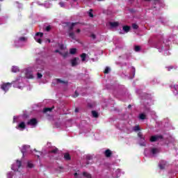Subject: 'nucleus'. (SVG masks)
<instances>
[{"instance_id": "obj_1", "label": "nucleus", "mask_w": 178, "mask_h": 178, "mask_svg": "<svg viewBox=\"0 0 178 178\" xmlns=\"http://www.w3.org/2000/svg\"><path fill=\"white\" fill-rule=\"evenodd\" d=\"M21 166H22V161L17 160L16 163L12 165L11 169L12 170H14V172H17L19 169H20Z\"/></svg>"}, {"instance_id": "obj_2", "label": "nucleus", "mask_w": 178, "mask_h": 178, "mask_svg": "<svg viewBox=\"0 0 178 178\" xmlns=\"http://www.w3.org/2000/svg\"><path fill=\"white\" fill-rule=\"evenodd\" d=\"M12 86V83H3L1 86V90H3V91H5V92H6V91H9V88H10Z\"/></svg>"}, {"instance_id": "obj_3", "label": "nucleus", "mask_w": 178, "mask_h": 178, "mask_svg": "<svg viewBox=\"0 0 178 178\" xmlns=\"http://www.w3.org/2000/svg\"><path fill=\"white\" fill-rule=\"evenodd\" d=\"M162 138H163L162 135L152 136L150 137V142L155 143L156 141H158V140H162Z\"/></svg>"}, {"instance_id": "obj_4", "label": "nucleus", "mask_w": 178, "mask_h": 178, "mask_svg": "<svg viewBox=\"0 0 178 178\" xmlns=\"http://www.w3.org/2000/svg\"><path fill=\"white\" fill-rule=\"evenodd\" d=\"M25 75L26 79H34V76L33 75V71L30 70V69H27L26 70Z\"/></svg>"}, {"instance_id": "obj_5", "label": "nucleus", "mask_w": 178, "mask_h": 178, "mask_svg": "<svg viewBox=\"0 0 178 178\" xmlns=\"http://www.w3.org/2000/svg\"><path fill=\"white\" fill-rule=\"evenodd\" d=\"M37 119L35 118H32L29 121H28L27 124L30 126H35L37 124Z\"/></svg>"}, {"instance_id": "obj_6", "label": "nucleus", "mask_w": 178, "mask_h": 178, "mask_svg": "<svg viewBox=\"0 0 178 178\" xmlns=\"http://www.w3.org/2000/svg\"><path fill=\"white\" fill-rule=\"evenodd\" d=\"M77 60H80V58H79V57H75L71 60V65L72 67L77 66V65H79Z\"/></svg>"}, {"instance_id": "obj_7", "label": "nucleus", "mask_w": 178, "mask_h": 178, "mask_svg": "<svg viewBox=\"0 0 178 178\" xmlns=\"http://www.w3.org/2000/svg\"><path fill=\"white\" fill-rule=\"evenodd\" d=\"M168 165V162L166 161H161L159 166V168L161 170H163V169H165V168H166V165Z\"/></svg>"}, {"instance_id": "obj_8", "label": "nucleus", "mask_w": 178, "mask_h": 178, "mask_svg": "<svg viewBox=\"0 0 178 178\" xmlns=\"http://www.w3.org/2000/svg\"><path fill=\"white\" fill-rule=\"evenodd\" d=\"M104 155L106 158H111L112 156V151L111 149H108L104 152Z\"/></svg>"}, {"instance_id": "obj_9", "label": "nucleus", "mask_w": 178, "mask_h": 178, "mask_svg": "<svg viewBox=\"0 0 178 178\" xmlns=\"http://www.w3.org/2000/svg\"><path fill=\"white\" fill-rule=\"evenodd\" d=\"M54 106H53V107H51V108H44V109H43V113H48V112H52V111H54Z\"/></svg>"}, {"instance_id": "obj_10", "label": "nucleus", "mask_w": 178, "mask_h": 178, "mask_svg": "<svg viewBox=\"0 0 178 178\" xmlns=\"http://www.w3.org/2000/svg\"><path fill=\"white\" fill-rule=\"evenodd\" d=\"M130 29H131V28L127 25L124 26L122 27V30H123V31H124V33H129V31H130Z\"/></svg>"}, {"instance_id": "obj_11", "label": "nucleus", "mask_w": 178, "mask_h": 178, "mask_svg": "<svg viewBox=\"0 0 178 178\" xmlns=\"http://www.w3.org/2000/svg\"><path fill=\"white\" fill-rule=\"evenodd\" d=\"M57 83H60V84H66L67 85L69 82L67 81H63L60 79H56Z\"/></svg>"}, {"instance_id": "obj_12", "label": "nucleus", "mask_w": 178, "mask_h": 178, "mask_svg": "<svg viewBox=\"0 0 178 178\" xmlns=\"http://www.w3.org/2000/svg\"><path fill=\"white\" fill-rule=\"evenodd\" d=\"M80 22H72L71 24V26H70L69 27V30L70 31H72V30H73V29H74V26L79 24Z\"/></svg>"}, {"instance_id": "obj_13", "label": "nucleus", "mask_w": 178, "mask_h": 178, "mask_svg": "<svg viewBox=\"0 0 178 178\" xmlns=\"http://www.w3.org/2000/svg\"><path fill=\"white\" fill-rule=\"evenodd\" d=\"M64 159H65V161H70V159H72V157L70 156V154L69 153H65L64 154Z\"/></svg>"}, {"instance_id": "obj_14", "label": "nucleus", "mask_w": 178, "mask_h": 178, "mask_svg": "<svg viewBox=\"0 0 178 178\" xmlns=\"http://www.w3.org/2000/svg\"><path fill=\"white\" fill-rule=\"evenodd\" d=\"M138 137H139V138H140V141H145V138L144 136H143V133L141 132H138Z\"/></svg>"}, {"instance_id": "obj_15", "label": "nucleus", "mask_w": 178, "mask_h": 178, "mask_svg": "<svg viewBox=\"0 0 178 178\" xmlns=\"http://www.w3.org/2000/svg\"><path fill=\"white\" fill-rule=\"evenodd\" d=\"M83 176L84 177H86V178H92V176L91 175V174L87 172H83Z\"/></svg>"}, {"instance_id": "obj_16", "label": "nucleus", "mask_w": 178, "mask_h": 178, "mask_svg": "<svg viewBox=\"0 0 178 178\" xmlns=\"http://www.w3.org/2000/svg\"><path fill=\"white\" fill-rule=\"evenodd\" d=\"M18 129H26V124L24 122H22L18 124Z\"/></svg>"}, {"instance_id": "obj_17", "label": "nucleus", "mask_w": 178, "mask_h": 178, "mask_svg": "<svg viewBox=\"0 0 178 178\" xmlns=\"http://www.w3.org/2000/svg\"><path fill=\"white\" fill-rule=\"evenodd\" d=\"M158 152H159L158 148H156V147L152 148L151 154H152V155H155V154H158Z\"/></svg>"}, {"instance_id": "obj_18", "label": "nucleus", "mask_w": 178, "mask_h": 178, "mask_svg": "<svg viewBox=\"0 0 178 178\" xmlns=\"http://www.w3.org/2000/svg\"><path fill=\"white\" fill-rule=\"evenodd\" d=\"M139 119H140V120H145V119H147V115L144 113H141L139 115Z\"/></svg>"}, {"instance_id": "obj_19", "label": "nucleus", "mask_w": 178, "mask_h": 178, "mask_svg": "<svg viewBox=\"0 0 178 178\" xmlns=\"http://www.w3.org/2000/svg\"><path fill=\"white\" fill-rule=\"evenodd\" d=\"M110 26L111 27H118V26H119V22H110Z\"/></svg>"}, {"instance_id": "obj_20", "label": "nucleus", "mask_w": 178, "mask_h": 178, "mask_svg": "<svg viewBox=\"0 0 178 178\" xmlns=\"http://www.w3.org/2000/svg\"><path fill=\"white\" fill-rule=\"evenodd\" d=\"M86 160H87V162H86L87 165H90V162L88 161L92 160V156L90 155L86 156Z\"/></svg>"}, {"instance_id": "obj_21", "label": "nucleus", "mask_w": 178, "mask_h": 178, "mask_svg": "<svg viewBox=\"0 0 178 178\" xmlns=\"http://www.w3.org/2000/svg\"><path fill=\"white\" fill-rule=\"evenodd\" d=\"M81 58L82 62H84L86 60V58H87V54L85 53H83L82 54H81Z\"/></svg>"}, {"instance_id": "obj_22", "label": "nucleus", "mask_w": 178, "mask_h": 178, "mask_svg": "<svg viewBox=\"0 0 178 178\" xmlns=\"http://www.w3.org/2000/svg\"><path fill=\"white\" fill-rule=\"evenodd\" d=\"M19 67H17V66H13L12 68V72L13 73H17V72H19Z\"/></svg>"}, {"instance_id": "obj_23", "label": "nucleus", "mask_w": 178, "mask_h": 178, "mask_svg": "<svg viewBox=\"0 0 178 178\" xmlns=\"http://www.w3.org/2000/svg\"><path fill=\"white\" fill-rule=\"evenodd\" d=\"M76 52H77V49L72 48L70 49V54H71V55H74V54H76Z\"/></svg>"}, {"instance_id": "obj_24", "label": "nucleus", "mask_w": 178, "mask_h": 178, "mask_svg": "<svg viewBox=\"0 0 178 178\" xmlns=\"http://www.w3.org/2000/svg\"><path fill=\"white\" fill-rule=\"evenodd\" d=\"M92 115L93 118H98L99 116L98 112H97L96 111H92Z\"/></svg>"}, {"instance_id": "obj_25", "label": "nucleus", "mask_w": 178, "mask_h": 178, "mask_svg": "<svg viewBox=\"0 0 178 178\" xmlns=\"http://www.w3.org/2000/svg\"><path fill=\"white\" fill-rule=\"evenodd\" d=\"M111 72V68L109 67H106L104 71V74H108Z\"/></svg>"}, {"instance_id": "obj_26", "label": "nucleus", "mask_w": 178, "mask_h": 178, "mask_svg": "<svg viewBox=\"0 0 178 178\" xmlns=\"http://www.w3.org/2000/svg\"><path fill=\"white\" fill-rule=\"evenodd\" d=\"M59 54L61 55V56H63L64 58H67V55H69V53L67 51L65 53L59 52Z\"/></svg>"}, {"instance_id": "obj_27", "label": "nucleus", "mask_w": 178, "mask_h": 178, "mask_svg": "<svg viewBox=\"0 0 178 178\" xmlns=\"http://www.w3.org/2000/svg\"><path fill=\"white\" fill-rule=\"evenodd\" d=\"M69 37H70V38H72V40H74L76 38V36L74 35V33L71 32L69 33Z\"/></svg>"}, {"instance_id": "obj_28", "label": "nucleus", "mask_w": 178, "mask_h": 178, "mask_svg": "<svg viewBox=\"0 0 178 178\" xmlns=\"http://www.w3.org/2000/svg\"><path fill=\"white\" fill-rule=\"evenodd\" d=\"M140 130H141V129H140L139 125H136L134 127V131H140Z\"/></svg>"}, {"instance_id": "obj_29", "label": "nucleus", "mask_w": 178, "mask_h": 178, "mask_svg": "<svg viewBox=\"0 0 178 178\" xmlns=\"http://www.w3.org/2000/svg\"><path fill=\"white\" fill-rule=\"evenodd\" d=\"M58 151H59V149H58V148H55V149L51 150L49 152L51 154H58Z\"/></svg>"}, {"instance_id": "obj_30", "label": "nucleus", "mask_w": 178, "mask_h": 178, "mask_svg": "<svg viewBox=\"0 0 178 178\" xmlns=\"http://www.w3.org/2000/svg\"><path fill=\"white\" fill-rule=\"evenodd\" d=\"M7 178H13V172H9L7 173Z\"/></svg>"}, {"instance_id": "obj_31", "label": "nucleus", "mask_w": 178, "mask_h": 178, "mask_svg": "<svg viewBox=\"0 0 178 178\" xmlns=\"http://www.w3.org/2000/svg\"><path fill=\"white\" fill-rule=\"evenodd\" d=\"M134 50L136 52H140V51H141V47L140 46H135Z\"/></svg>"}, {"instance_id": "obj_32", "label": "nucleus", "mask_w": 178, "mask_h": 178, "mask_svg": "<svg viewBox=\"0 0 178 178\" xmlns=\"http://www.w3.org/2000/svg\"><path fill=\"white\" fill-rule=\"evenodd\" d=\"M27 166L30 169H33V168H34V164H33L31 162H28Z\"/></svg>"}, {"instance_id": "obj_33", "label": "nucleus", "mask_w": 178, "mask_h": 178, "mask_svg": "<svg viewBox=\"0 0 178 178\" xmlns=\"http://www.w3.org/2000/svg\"><path fill=\"white\" fill-rule=\"evenodd\" d=\"M88 15L90 17H94V14H92V9H90L88 12Z\"/></svg>"}, {"instance_id": "obj_34", "label": "nucleus", "mask_w": 178, "mask_h": 178, "mask_svg": "<svg viewBox=\"0 0 178 178\" xmlns=\"http://www.w3.org/2000/svg\"><path fill=\"white\" fill-rule=\"evenodd\" d=\"M35 35L37 37H38V35H40V37L42 38V37H44V33H41V32H38V33H35Z\"/></svg>"}, {"instance_id": "obj_35", "label": "nucleus", "mask_w": 178, "mask_h": 178, "mask_svg": "<svg viewBox=\"0 0 178 178\" xmlns=\"http://www.w3.org/2000/svg\"><path fill=\"white\" fill-rule=\"evenodd\" d=\"M35 40L36 42H38V44L42 43V40H41V38L37 39V38H35Z\"/></svg>"}, {"instance_id": "obj_36", "label": "nucleus", "mask_w": 178, "mask_h": 178, "mask_svg": "<svg viewBox=\"0 0 178 178\" xmlns=\"http://www.w3.org/2000/svg\"><path fill=\"white\" fill-rule=\"evenodd\" d=\"M132 29H134V30H137V29H138V25H137L136 24H133Z\"/></svg>"}, {"instance_id": "obj_37", "label": "nucleus", "mask_w": 178, "mask_h": 178, "mask_svg": "<svg viewBox=\"0 0 178 178\" xmlns=\"http://www.w3.org/2000/svg\"><path fill=\"white\" fill-rule=\"evenodd\" d=\"M161 3V0H155L154 1V5H159Z\"/></svg>"}, {"instance_id": "obj_38", "label": "nucleus", "mask_w": 178, "mask_h": 178, "mask_svg": "<svg viewBox=\"0 0 178 178\" xmlns=\"http://www.w3.org/2000/svg\"><path fill=\"white\" fill-rule=\"evenodd\" d=\"M59 48L61 50L65 49V44H59Z\"/></svg>"}, {"instance_id": "obj_39", "label": "nucleus", "mask_w": 178, "mask_h": 178, "mask_svg": "<svg viewBox=\"0 0 178 178\" xmlns=\"http://www.w3.org/2000/svg\"><path fill=\"white\" fill-rule=\"evenodd\" d=\"M59 5H60V6L61 8H65V3H64V2L60 1V2L59 3Z\"/></svg>"}, {"instance_id": "obj_40", "label": "nucleus", "mask_w": 178, "mask_h": 178, "mask_svg": "<svg viewBox=\"0 0 178 178\" xmlns=\"http://www.w3.org/2000/svg\"><path fill=\"white\" fill-rule=\"evenodd\" d=\"M37 75H38V79H42V74L41 73L38 72Z\"/></svg>"}, {"instance_id": "obj_41", "label": "nucleus", "mask_w": 178, "mask_h": 178, "mask_svg": "<svg viewBox=\"0 0 178 178\" xmlns=\"http://www.w3.org/2000/svg\"><path fill=\"white\" fill-rule=\"evenodd\" d=\"M26 40H27V38H26L25 37H20L19 38V41H26Z\"/></svg>"}, {"instance_id": "obj_42", "label": "nucleus", "mask_w": 178, "mask_h": 178, "mask_svg": "<svg viewBox=\"0 0 178 178\" xmlns=\"http://www.w3.org/2000/svg\"><path fill=\"white\" fill-rule=\"evenodd\" d=\"M74 98H77V97H79V92H77V91H75L74 95H73Z\"/></svg>"}, {"instance_id": "obj_43", "label": "nucleus", "mask_w": 178, "mask_h": 178, "mask_svg": "<svg viewBox=\"0 0 178 178\" xmlns=\"http://www.w3.org/2000/svg\"><path fill=\"white\" fill-rule=\"evenodd\" d=\"M46 31H51V26L50 25L47 26L45 29Z\"/></svg>"}, {"instance_id": "obj_44", "label": "nucleus", "mask_w": 178, "mask_h": 178, "mask_svg": "<svg viewBox=\"0 0 178 178\" xmlns=\"http://www.w3.org/2000/svg\"><path fill=\"white\" fill-rule=\"evenodd\" d=\"M140 145H141L142 147H147V144L145 143V142L140 143Z\"/></svg>"}, {"instance_id": "obj_45", "label": "nucleus", "mask_w": 178, "mask_h": 178, "mask_svg": "<svg viewBox=\"0 0 178 178\" xmlns=\"http://www.w3.org/2000/svg\"><path fill=\"white\" fill-rule=\"evenodd\" d=\"M90 37L93 39V40H95L97 38V36L95 35V34H92L90 35Z\"/></svg>"}, {"instance_id": "obj_46", "label": "nucleus", "mask_w": 178, "mask_h": 178, "mask_svg": "<svg viewBox=\"0 0 178 178\" xmlns=\"http://www.w3.org/2000/svg\"><path fill=\"white\" fill-rule=\"evenodd\" d=\"M55 52H56V54H59V52H60V51H59V49H56Z\"/></svg>"}, {"instance_id": "obj_47", "label": "nucleus", "mask_w": 178, "mask_h": 178, "mask_svg": "<svg viewBox=\"0 0 178 178\" xmlns=\"http://www.w3.org/2000/svg\"><path fill=\"white\" fill-rule=\"evenodd\" d=\"M81 31V30H80V29H78L77 30H76V33H80Z\"/></svg>"}, {"instance_id": "obj_48", "label": "nucleus", "mask_w": 178, "mask_h": 178, "mask_svg": "<svg viewBox=\"0 0 178 178\" xmlns=\"http://www.w3.org/2000/svg\"><path fill=\"white\" fill-rule=\"evenodd\" d=\"M75 112L77 113V112H79V108H75Z\"/></svg>"}, {"instance_id": "obj_49", "label": "nucleus", "mask_w": 178, "mask_h": 178, "mask_svg": "<svg viewBox=\"0 0 178 178\" xmlns=\"http://www.w3.org/2000/svg\"><path fill=\"white\" fill-rule=\"evenodd\" d=\"M145 2H151V0H144Z\"/></svg>"}, {"instance_id": "obj_50", "label": "nucleus", "mask_w": 178, "mask_h": 178, "mask_svg": "<svg viewBox=\"0 0 178 178\" xmlns=\"http://www.w3.org/2000/svg\"><path fill=\"white\" fill-rule=\"evenodd\" d=\"M130 108H131V104H129V105L128 106V108L130 109Z\"/></svg>"}, {"instance_id": "obj_51", "label": "nucleus", "mask_w": 178, "mask_h": 178, "mask_svg": "<svg viewBox=\"0 0 178 178\" xmlns=\"http://www.w3.org/2000/svg\"><path fill=\"white\" fill-rule=\"evenodd\" d=\"M66 24L67 26H69V24H70V22H67Z\"/></svg>"}, {"instance_id": "obj_52", "label": "nucleus", "mask_w": 178, "mask_h": 178, "mask_svg": "<svg viewBox=\"0 0 178 178\" xmlns=\"http://www.w3.org/2000/svg\"><path fill=\"white\" fill-rule=\"evenodd\" d=\"M77 175H79V174H77V172H75V173L74 174V176H77Z\"/></svg>"}, {"instance_id": "obj_53", "label": "nucleus", "mask_w": 178, "mask_h": 178, "mask_svg": "<svg viewBox=\"0 0 178 178\" xmlns=\"http://www.w3.org/2000/svg\"><path fill=\"white\" fill-rule=\"evenodd\" d=\"M152 8L153 9H156V6H153Z\"/></svg>"}, {"instance_id": "obj_54", "label": "nucleus", "mask_w": 178, "mask_h": 178, "mask_svg": "<svg viewBox=\"0 0 178 178\" xmlns=\"http://www.w3.org/2000/svg\"><path fill=\"white\" fill-rule=\"evenodd\" d=\"M48 42H51V40L50 39H47Z\"/></svg>"}, {"instance_id": "obj_55", "label": "nucleus", "mask_w": 178, "mask_h": 178, "mask_svg": "<svg viewBox=\"0 0 178 178\" xmlns=\"http://www.w3.org/2000/svg\"><path fill=\"white\" fill-rule=\"evenodd\" d=\"M36 156H37L38 158H40V155H38H38H36Z\"/></svg>"}, {"instance_id": "obj_56", "label": "nucleus", "mask_w": 178, "mask_h": 178, "mask_svg": "<svg viewBox=\"0 0 178 178\" xmlns=\"http://www.w3.org/2000/svg\"><path fill=\"white\" fill-rule=\"evenodd\" d=\"M34 152H37V149H34Z\"/></svg>"}, {"instance_id": "obj_57", "label": "nucleus", "mask_w": 178, "mask_h": 178, "mask_svg": "<svg viewBox=\"0 0 178 178\" xmlns=\"http://www.w3.org/2000/svg\"><path fill=\"white\" fill-rule=\"evenodd\" d=\"M60 169H63V167H60Z\"/></svg>"}, {"instance_id": "obj_58", "label": "nucleus", "mask_w": 178, "mask_h": 178, "mask_svg": "<svg viewBox=\"0 0 178 178\" xmlns=\"http://www.w3.org/2000/svg\"><path fill=\"white\" fill-rule=\"evenodd\" d=\"M0 1H3V0H0Z\"/></svg>"}]
</instances>
